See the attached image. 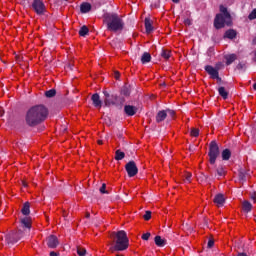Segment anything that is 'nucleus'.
I'll return each mask as SVG.
<instances>
[{"mask_svg":"<svg viewBox=\"0 0 256 256\" xmlns=\"http://www.w3.org/2000/svg\"><path fill=\"white\" fill-rule=\"evenodd\" d=\"M49 117V109L43 104H38L30 107L24 115V125L35 129L41 123H45Z\"/></svg>","mask_w":256,"mask_h":256,"instance_id":"obj_1","label":"nucleus"},{"mask_svg":"<svg viewBox=\"0 0 256 256\" xmlns=\"http://www.w3.org/2000/svg\"><path fill=\"white\" fill-rule=\"evenodd\" d=\"M220 155L219 151V145L217 144V141L213 140L209 144V151H208V157H209V163L210 166H208V173H210V177H217V179H221V177H225L227 175V172L225 171V167L223 165L217 166L215 163H217V158Z\"/></svg>","mask_w":256,"mask_h":256,"instance_id":"obj_2","label":"nucleus"},{"mask_svg":"<svg viewBox=\"0 0 256 256\" xmlns=\"http://www.w3.org/2000/svg\"><path fill=\"white\" fill-rule=\"evenodd\" d=\"M104 22L106 27L112 33H120L125 29V21L115 12H108L104 14Z\"/></svg>","mask_w":256,"mask_h":256,"instance_id":"obj_3","label":"nucleus"},{"mask_svg":"<svg viewBox=\"0 0 256 256\" xmlns=\"http://www.w3.org/2000/svg\"><path fill=\"white\" fill-rule=\"evenodd\" d=\"M110 237L114 241V245L110 247L112 253H115V251H127V249H129V238L127 237V232H125V230L112 232Z\"/></svg>","mask_w":256,"mask_h":256,"instance_id":"obj_4","label":"nucleus"},{"mask_svg":"<svg viewBox=\"0 0 256 256\" xmlns=\"http://www.w3.org/2000/svg\"><path fill=\"white\" fill-rule=\"evenodd\" d=\"M219 9L220 13L217 14L214 18L215 29H223L225 25H227V27H231V25H233V18L231 17V13H229L227 7L223 5H220Z\"/></svg>","mask_w":256,"mask_h":256,"instance_id":"obj_5","label":"nucleus"},{"mask_svg":"<svg viewBox=\"0 0 256 256\" xmlns=\"http://www.w3.org/2000/svg\"><path fill=\"white\" fill-rule=\"evenodd\" d=\"M102 93L104 95V107H111V105H114L115 107H123L125 103V97H123L122 95H117L115 93H110L107 90H103Z\"/></svg>","mask_w":256,"mask_h":256,"instance_id":"obj_6","label":"nucleus"},{"mask_svg":"<svg viewBox=\"0 0 256 256\" xmlns=\"http://www.w3.org/2000/svg\"><path fill=\"white\" fill-rule=\"evenodd\" d=\"M204 70L206 71V73H208V75L211 76L212 79L217 80V84L219 85V87H222V85H225V82H223V79H221V77H219V69H217L211 65H206L204 67Z\"/></svg>","mask_w":256,"mask_h":256,"instance_id":"obj_7","label":"nucleus"},{"mask_svg":"<svg viewBox=\"0 0 256 256\" xmlns=\"http://www.w3.org/2000/svg\"><path fill=\"white\" fill-rule=\"evenodd\" d=\"M32 9L36 13V15H45V13H47L45 3L41 0H33Z\"/></svg>","mask_w":256,"mask_h":256,"instance_id":"obj_8","label":"nucleus"},{"mask_svg":"<svg viewBox=\"0 0 256 256\" xmlns=\"http://www.w3.org/2000/svg\"><path fill=\"white\" fill-rule=\"evenodd\" d=\"M125 170L127 172L128 177H135V175L139 173V168H137V164L133 160L126 163Z\"/></svg>","mask_w":256,"mask_h":256,"instance_id":"obj_9","label":"nucleus"},{"mask_svg":"<svg viewBox=\"0 0 256 256\" xmlns=\"http://www.w3.org/2000/svg\"><path fill=\"white\" fill-rule=\"evenodd\" d=\"M20 239L19 234L15 231H12L5 236V241L8 245H15Z\"/></svg>","mask_w":256,"mask_h":256,"instance_id":"obj_10","label":"nucleus"},{"mask_svg":"<svg viewBox=\"0 0 256 256\" xmlns=\"http://www.w3.org/2000/svg\"><path fill=\"white\" fill-rule=\"evenodd\" d=\"M238 177L240 183H245L249 177H251V171L246 170L245 168H240L238 170Z\"/></svg>","mask_w":256,"mask_h":256,"instance_id":"obj_11","label":"nucleus"},{"mask_svg":"<svg viewBox=\"0 0 256 256\" xmlns=\"http://www.w3.org/2000/svg\"><path fill=\"white\" fill-rule=\"evenodd\" d=\"M46 241L49 249H57L59 246V238H57L55 235L48 236Z\"/></svg>","mask_w":256,"mask_h":256,"instance_id":"obj_12","label":"nucleus"},{"mask_svg":"<svg viewBox=\"0 0 256 256\" xmlns=\"http://www.w3.org/2000/svg\"><path fill=\"white\" fill-rule=\"evenodd\" d=\"M92 105L96 107V109H101L103 107V101L101 100V96L99 93H95L91 96Z\"/></svg>","mask_w":256,"mask_h":256,"instance_id":"obj_13","label":"nucleus"},{"mask_svg":"<svg viewBox=\"0 0 256 256\" xmlns=\"http://www.w3.org/2000/svg\"><path fill=\"white\" fill-rule=\"evenodd\" d=\"M31 222V217H23L20 219V227H22V229H26V232L31 231Z\"/></svg>","mask_w":256,"mask_h":256,"instance_id":"obj_14","label":"nucleus"},{"mask_svg":"<svg viewBox=\"0 0 256 256\" xmlns=\"http://www.w3.org/2000/svg\"><path fill=\"white\" fill-rule=\"evenodd\" d=\"M137 111H139V109L133 105L124 106V113L127 117H133V115H136Z\"/></svg>","mask_w":256,"mask_h":256,"instance_id":"obj_15","label":"nucleus"},{"mask_svg":"<svg viewBox=\"0 0 256 256\" xmlns=\"http://www.w3.org/2000/svg\"><path fill=\"white\" fill-rule=\"evenodd\" d=\"M217 91L220 97H222V99L224 100L229 99V90H227V88H225L224 86H219L217 88Z\"/></svg>","mask_w":256,"mask_h":256,"instance_id":"obj_16","label":"nucleus"},{"mask_svg":"<svg viewBox=\"0 0 256 256\" xmlns=\"http://www.w3.org/2000/svg\"><path fill=\"white\" fill-rule=\"evenodd\" d=\"M214 203L218 206V207H223V205L225 204V196H223V194H217L214 197Z\"/></svg>","mask_w":256,"mask_h":256,"instance_id":"obj_17","label":"nucleus"},{"mask_svg":"<svg viewBox=\"0 0 256 256\" xmlns=\"http://www.w3.org/2000/svg\"><path fill=\"white\" fill-rule=\"evenodd\" d=\"M167 119V111L161 110L156 114V123H162V121H165Z\"/></svg>","mask_w":256,"mask_h":256,"instance_id":"obj_18","label":"nucleus"},{"mask_svg":"<svg viewBox=\"0 0 256 256\" xmlns=\"http://www.w3.org/2000/svg\"><path fill=\"white\" fill-rule=\"evenodd\" d=\"M237 31L235 29H229L224 33V39H236Z\"/></svg>","mask_w":256,"mask_h":256,"instance_id":"obj_19","label":"nucleus"},{"mask_svg":"<svg viewBox=\"0 0 256 256\" xmlns=\"http://www.w3.org/2000/svg\"><path fill=\"white\" fill-rule=\"evenodd\" d=\"M144 25L146 29V33H152L153 32V22L151 21V18H145Z\"/></svg>","mask_w":256,"mask_h":256,"instance_id":"obj_20","label":"nucleus"},{"mask_svg":"<svg viewBox=\"0 0 256 256\" xmlns=\"http://www.w3.org/2000/svg\"><path fill=\"white\" fill-rule=\"evenodd\" d=\"M253 209V204H251V202L244 200L242 202V210L244 211V213H251V210Z\"/></svg>","mask_w":256,"mask_h":256,"instance_id":"obj_21","label":"nucleus"},{"mask_svg":"<svg viewBox=\"0 0 256 256\" xmlns=\"http://www.w3.org/2000/svg\"><path fill=\"white\" fill-rule=\"evenodd\" d=\"M21 213H22V215H25L26 217L31 214V204L29 202H25L23 204Z\"/></svg>","mask_w":256,"mask_h":256,"instance_id":"obj_22","label":"nucleus"},{"mask_svg":"<svg viewBox=\"0 0 256 256\" xmlns=\"http://www.w3.org/2000/svg\"><path fill=\"white\" fill-rule=\"evenodd\" d=\"M154 243L157 247H165L167 245V240L161 238V236H155Z\"/></svg>","mask_w":256,"mask_h":256,"instance_id":"obj_23","label":"nucleus"},{"mask_svg":"<svg viewBox=\"0 0 256 256\" xmlns=\"http://www.w3.org/2000/svg\"><path fill=\"white\" fill-rule=\"evenodd\" d=\"M16 233H18V237L20 239H23V237H29V234L31 233V231L27 232V228H22V226H20Z\"/></svg>","mask_w":256,"mask_h":256,"instance_id":"obj_24","label":"nucleus"},{"mask_svg":"<svg viewBox=\"0 0 256 256\" xmlns=\"http://www.w3.org/2000/svg\"><path fill=\"white\" fill-rule=\"evenodd\" d=\"M142 65H145L147 63H151V54L149 52H144L140 59Z\"/></svg>","mask_w":256,"mask_h":256,"instance_id":"obj_25","label":"nucleus"},{"mask_svg":"<svg viewBox=\"0 0 256 256\" xmlns=\"http://www.w3.org/2000/svg\"><path fill=\"white\" fill-rule=\"evenodd\" d=\"M80 11L81 13H89L91 11V4L89 2H83L80 5Z\"/></svg>","mask_w":256,"mask_h":256,"instance_id":"obj_26","label":"nucleus"},{"mask_svg":"<svg viewBox=\"0 0 256 256\" xmlns=\"http://www.w3.org/2000/svg\"><path fill=\"white\" fill-rule=\"evenodd\" d=\"M231 159V150L226 148L222 151V160L229 161Z\"/></svg>","mask_w":256,"mask_h":256,"instance_id":"obj_27","label":"nucleus"},{"mask_svg":"<svg viewBox=\"0 0 256 256\" xmlns=\"http://www.w3.org/2000/svg\"><path fill=\"white\" fill-rule=\"evenodd\" d=\"M225 59H226V65H231L232 63H234L236 61L237 55L230 54V55L226 56Z\"/></svg>","mask_w":256,"mask_h":256,"instance_id":"obj_28","label":"nucleus"},{"mask_svg":"<svg viewBox=\"0 0 256 256\" xmlns=\"http://www.w3.org/2000/svg\"><path fill=\"white\" fill-rule=\"evenodd\" d=\"M125 159V152L121 150H116L115 152V160L116 161H123Z\"/></svg>","mask_w":256,"mask_h":256,"instance_id":"obj_29","label":"nucleus"},{"mask_svg":"<svg viewBox=\"0 0 256 256\" xmlns=\"http://www.w3.org/2000/svg\"><path fill=\"white\" fill-rule=\"evenodd\" d=\"M79 35L80 37H87L89 35V28L86 25L82 26L79 30Z\"/></svg>","mask_w":256,"mask_h":256,"instance_id":"obj_30","label":"nucleus"},{"mask_svg":"<svg viewBox=\"0 0 256 256\" xmlns=\"http://www.w3.org/2000/svg\"><path fill=\"white\" fill-rule=\"evenodd\" d=\"M161 57H163V59H170L171 58V51L167 50V49H162L161 51Z\"/></svg>","mask_w":256,"mask_h":256,"instance_id":"obj_31","label":"nucleus"},{"mask_svg":"<svg viewBox=\"0 0 256 256\" xmlns=\"http://www.w3.org/2000/svg\"><path fill=\"white\" fill-rule=\"evenodd\" d=\"M55 95H57V90H55V89H50V90L45 92V96L48 99H51V97H55Z\"/></svg>","mask_w":256,"mask_h":256,"instance_id":"obj_32","label":"nucleus"},{"mask_svg":"<svg viewBox=\"0 0 256 256\" xmlns=\"http://www.w3.org/2000/svg\"><path fill=\"white\" fill-rule=\"evenodd\" d=\"M121 95H123V97H129V95H131V91L129 90V88L127 86H124L121 89Z\"/></svg>","mask_w":256,"mask_h":256,"instance_id":"obj_33","label":"nucleus"},{"mask_svg":"<svg viewBox=\"0 0 256 256\" xmlns=\"http://www.w3.org/2000/svg\"><path fill=\"white\" fill-rule=\"evenodd\" d=\"M100 193H102V195H108L109 194V191H107V184H102V186L100 187L99 189Z\"/></svg>","mask_w":256,"mask_h":256,"instance_id":"obj_34","label":"nucleus"},{"mask_svg":"<svg viewBox=\"0 0 256 256\" xmlns=\"http://www.w3.org/2000/svg\"><path fill=\"white\" fill-rule=\"evenodd\" d=\"M191 177H193V174L190 172H187L184 174V181L185 183H191Z\"/></svg>","mask_w":256,"mask_h":256,"instance_id":"obj_35","label":"nucleus"},{"mask_svg":"<svg viewBox=\"0 0 256 256\" xmlns=\"http://www.w3.org/2000/svg\"><path fill=\"white\" fill-rule=\"evenodd\" d=\"M191 137H199V128H192L190 131Z\"/></svg>","mask_w":256,"mask_h":256,"instance_id":"obj_36","label":"nucleus"},{"mask_svg":"<svg viewBox=\"0 0 256 256\" xmlns=\"http://www.w3.org/2000/svg\"><path fill=\"white\" fill-rule=\"evenodd\" d=\"M249 21H253L256 19V8L251 11V13L248 15Z\"/></svg>","mask_w":256,"mask_h":256,"instance_id":"obj_37","label":"nucleus"},{"mask_svg":"<svg viewBox=\"0 0 256 256\" xmlns=\"http://www.w3.org/2000/svg\"><path fill=\"white\" fill-rule=\"evenodd\" d=\"M152 7L159 9V7H161V0H152Z\"/></svg>","mask_w":256,"mask_h":256,"instance_id":"obj_38","label":"nucleus"},{"mask_svg":"<svg viewBox=\"0 0 256 256\" xmlns=\"http://www.w3.org/2000/svg\"><path fill=\"white\" fill-rule=\"evenodd\" d=\"M77 254L79 256H85L87 254V250L85 248H77Z\"/></svg>","mask_w":256,"mask_h":256,"instance_id":"obj_39","label":"nucleus"},{"mask_svg":"<svg viewBox=\"0 0 256 256\" xmlns=\"http://www.w3.org/2000/svg\"><path fill=\"white\" fill-rule=\"evenodd\" d=\"M182 227L185 231H193V228L189 225V223L182 224Z\"/></svg>","mask_w":256,"mask_h":256,"instance_id":"obj_40","label":"nucleus"},{"mask_svg":"<svg viewBox=\"0 0 256 256\" xmlns=\"http://www.w3.org/2000/svg\"><path fill=\"white\" fill-rule=\"evenodd\" d=\"M143 218L145 219V221H149V219H151V211H146Z\"/></svg>","mask_w":256,"mask_h":256,"instance_id":"obj_41","label":"nucleus"},{"mask_svg":"<svg viewBox=\"0 0 256 256\" xmlns=\"http://www.w3.org/2000/svg\"><path fill=\"white\" fill-rule=\"evenodd\" d=\"M166 115H169L170 117H175V111L171 109H166Z\"/></svg>","mask_w":256,"mask_h":256,"instance_id":"obj_42","label":"nucleus"},{"mask_svg":"<svg viewBox=\"0 0 256 256\" xmlns=\"http://www.w3.org/2000/svg\"><path fill=\"white\" fill-rule=\"evenodd\" d=\"M149 237H151V233H145L142 235L143 241H149Z\"/></svg>","mask_w":256,"mask_h":256,"instance_id":"obj_43","label":"nucleus"},{"mask_svg":"<svg viewBox=\"0 0 256 256\" xmlns=\"http://www.w3.org/2000/svg\"><path fill=\"white\" fill-rule=\"evenodd\" d=\"M207 179H209L208 175L202 174V177H200L198 179V181H200L201 183H203V181H207Z\"/></svg>","mask_w":256,"mask_h":256,"instance_id":"obj_44","label":"nucleus"},{"mask_svg":"<svg viewBox=\"0 0 256 256\" xmlns=\"http://www.w3.org/2000/svg\"><path fill=\"white\" fill-rule=\"evenodd\" d=\"M213 245H215V241L213 239H210L207 244L208 249H211Z\"/></svg>","mask_w":256,"mask_h":256,"instance_id":"obj_45","label":"nucleus"},{"mask_svg":"<svg viewBox=\"0 0 256 256\" xmlns=\"http://www.w3.org/2000/svg\"><path fill=\"white\" fill-rule=\"evenodd\" d=\"M236 69H238V70L245 69V64L239 63V64L236 66Z\"/></svg>","mask_w":256,"mask_h":256,"instance_id":"obj_46","label":"nucleus"},{"mask_svg":"<svg viewBox=\"0 0 256 256\" xmlns=\"http://www.w3.org/2000/svg\"><path fill=\"white\" fill-rule=\"evenodd\" d=\"M184 23L186 24V25H191V19H189V18H186L185 20H184Z\"/></svg>","mask_w":256,"mask_h":256,"instance_id":"obj_47","label":"nucleus"},{"mask_svg":"<svg viewBox=\"0 0 256 256\" xmlns=\"http://www.w3.org/2000/svg\"><path fill=\"white\" fill-rule=\"evenodd\" d=\"M114 77H115V79H119V77H121V74L116 71V72L114 73Z\"/></svg>","mask_w":256,"mask_h":256,"instance_id":"obj_48","label":"nucleus"},{"mask_svg":"<svg viewBox=\"0 0 256 256\" xmlns=\"http://www.w3.org/2000/svg\"><path fill=\"white\" fill-rule=\"evenodd\" d=\"M5 111L3 110V108H0V117H3Z\"/></svg>","mask_w":256,"mask_h":256,"instance_id":"obj_49","label":"nucleus"},{"mask_svg":"<svg viewBox=\"0 0 256 256\" xmlns=\"http://www.w3.org/2000/svg\"><path fill=\"white\" fill-rule=\"evenodd\" d=\"M50 256H59L57 252H50Z\"/></svg>","mask_w":256,"mask_h":256,"instance_id":"obj_50","label":"nucleus"},{"mask_svg":"<svg viewBox=\"0 0 256 256\" xmlns=\"http://www.w3.org/2000/svg\"><path fill=\"white\" fill-rule=\"evenodd\" d=\"M67 67H68V69H70L71 71H73V65H72V64H68Z\"/></svg>","mask_w":256,"mask_h":256,"instance_id":"obj_51","label":"nucleus"},{"mask_svg":"<svg viewBox=\"0 0 256 256\" xmlns=\"http://www.w3.org/2000/svg\"><path fill=\"white\" fill-rule=\"evenodd\" d=\"M91 217V214L89 212L86 213V219H89Z\"/></svg>","mask_w":256,"mask_h":256,"instance_id":"obj_52","label":"nucleus"},{"mask_svg":"<svg viewBox=\"0 0 256 256\" xmlns=\"http://www.w3.org/2000/svg\"><path fill=\"white\" fill-rule=\"evenodd\" d=\"M98 145H103V140H98Z\"/></svg>","mask_w":256,"mask_h":256,"instance_id":"obj_53","label":"nucleus"},{"mask_svg":"<svg viewBox=\"0 0 256 256\" xmlns=\"http://www.w3.org/2000/svg\"><path fill=\"white\" fill-rule=\"evenodd\" d=\"M189 150L190 151H195V148L193 146H190Z\"/></svg>","mask_w":256,"mask_h":256,"instance_id":"obj_54","label":"nucleus"},{"mask_svg":"<svg viewBox=\"0 0 256 256\" xmlns=\"http://www.w3.org/2000/svg\"><path fill=\"white\" fill-rule=\"evenodd\" d=\"M253 89L256 91V83L253 84Z\"/></svg>","mask_w":256,"mask_h":256,"instance_id":"obj_55","label":"nucleus"},{"mask_svg":"<svg viewBox=\"0 0 256 256\" xmlns=\"http://www.w3.org/2000/svg\"><path fill=\"white\" fill-rule=\"evenodd\" d=\"M173 3H179L180 0H172Z\"/></svg>","mask_w":256,"mask_h":256,"instance_id":"obj_56","label":"nucleus"},{"mask_svg":"<svg viewBox=\"0 0 256 256\" xmlns=\"http://www.w3.org/2000/svg\"><path fill=\"white\" fill-rule=\"evenodd\" d=\"M251 199H253V201H255L256 197H255V196H252Z\"/></svg>","mask_w":256,"mask_h":256,"instance_id":"obj_57","label":"nucleus"},{"mask_svg":"<svg viewBox=\"0 0 256 256\" xmlns=\"http://www.w3.org/2000/svg\"><path fill=\"white\" fill-rule=\"evenodd\" d=\"M116 256H123L122 254H116Z\"/></svg>","mask_w":256,"mask_h":256,"instance_id":"obj_58","label":"nucleus"},{"mask_svg":"<svg viewBox=\"0 0 256 256\" xmlns=\"http://www.w3.org/2000/svg\"><path fill=\"white\" fill-rule=\"evenodd\" d=\"M98 7H101V3H98Z\"/></svg>","mask_w":256,"mask_h":256,"instance_id":"obj_59","label":"nucleus"},{"mask_svg":"<svg viewBox=\"0 0 256 256\" xmlns=\"http://www.w3.org/2000/svg\"><path fill=\"white\" fill-rule=\"evenodd\" d=\"M24 187H27V184L24 183Z\"/></svg>","mask_w":256,"mask_h":256,"instance_id":"obj_60","label":"nucleus"},{"mask_svg":"<svg viewBox=\"0 0 256 256\" xmlns=\"http://www.w3.org/2000/svg\"><path fill=\"white\" fill-rule=\"evenodd\" d=\"M119 137H121V134H119Z\"/></svg>","mask_w":256,"mask_h":256,"instance_id":"obj_61","label":"nucleus"},{"mask_svg":"<svg viewBox=\"0 0 256 256\" xmlns=\"http://www.w3.org/2000/svg\"><path fill=\"white\" fill-rule=\"evenodd\" d=\"M255 222H256V218H255Z\"/></svg>","mask_w":256,"mask_h":256,"instance_id":"obj_62","label":"nucleus"}]
</instances>
